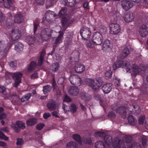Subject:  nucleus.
<instances>
[{"label":"nucleus","instance_id":"1","mask_svg":"<svg viewBox=\"0 0 148 148\" xmlns=\"http://www.w3.org/2000/svg\"><path fill=\"white\" fill-rule=\"evenodd\" d=\"M103 40L102 35L99 32H94L93 35L92 40L87 41L86 45L88 48H92L94 47L95 45H100L101 44Z\"/></svg>","mask_w":148,"mask_h":148},{"label":"nucleus","instance_id":"2","mask_svg":"<svg viewBox=\"0 0 148 148\" xmlns=\"http://www.w3.org/2000/svg\"><path fill=\"white\" fill-rule=\"evenodd\" d=\"M114 148H126L123 141L118 138L115 139L112 143ZM127 148H142L141 145L137 142H134L127 145Z\"/></svg>","mask_w":148,"mask_h":148},{"label":"nucleus","instance_id":"3","mask_svg":"<svg viewBox=\"0 0 148 148\" xmlns=\"http://www.w3.org/2000/svg\"><path fill=\"white\" fill-rule=\"evenodd\" d=\"M85 83L88 86L91 88L95 91L99 90L102 85V82L99 79H93L92 78H88L86 79Z\"/></svg>","mask_w":148,"mask_h":148},{"label":"nucleus","instance_id":"4","mask_svg":"<svg viewBox=\"0 0 148 148\" xmlns=\"http://www.w3.org/2000/svg\"><path fill=\"white\" fill-rule=\"evenodd\" d=\"M121 67L125 69L127 72H129L132 68L129 62L125 63L122 60L116 61L113 65V68L114 70H116L118 68Z\"/></svg>","mask_w":148,"mask_h":148},{"label":"nucleus","instance_id":"5","mask_svg":"<svg viewBox=\"0 0 148 148\" xmlns=\"http://www.w3.org/2000/svg\"><path fill=\"white\" fill-rule=\"evenodd\" d=\"M8 74L12 77L13 80L14 82L13 84V86L17 88L21 82L23 74L20 72L15 73L9 72Z\"/></svg>","mask_w":148,"mask_h":148},{"label":"nucleus","instance_id":"6","mask_svg":"<svg viewBox=\"0 0 148 148\" xmlns=\"http://www.w3.org/2000/svg\"><path fill=\"white\" fill-rule=\"evenodd\" d=\"M12 45L13 43L11 42H9L6 45L4 43L3 40H0V55L6 56Z\"/></svg>","mask_w":148,"mask_h":148},{"label":"nucleus","instance_id":"7","mask_svg":"<svg viewBox=\"0 0 148 148\" xmlns=\"http://www.w3.org/2000/svg\"><path fill=\"white\" fill-rule=\"evenodd\" d=\"M91 32L89 28L86 26H83L80 31V34L83 40H88L91 35Z\"/></svg>","mask_w":148,"mask_h":148},{"label":"nucleus","instance_id":"8","mask_svg":"<svg viewBox=\"0 0 148 148\" xmlns=\"http://www.w3.org/2000/svg\"><path fill=\"white\" fill-rule=\"evenodd\" d=\"M52 30L49 28H45L41 31L40 36L43 41H48L51 37Z\"/></svg>","mask_w":148,"mask_h":148},{"label":"nucleus","instance_id":"9","mask_svg":"<svg viewBox=\"0 0 148 148\" xmlns=\"http://www.w3.org/2000/svg\"><path fill=\"white\" fill-rule=\"evenodd\" d=\"M147 81L144 82L143 86L141 89L140 96L142 97V99L145 100L147 99L148 95L147 92V89H148V75L146 77Z\"/></svg>","mask_w":148,"mask_h":148},{"label":"nucleus","instance_id":"10","mask_svg":"<svg viewBox=\"0 0 148 148\" xmlns=\"http://www.w3.org/2000/svg\"><path fill=\"white\" fill-rule=\"evenodd\" d=\"M58 16L55 14L54 12L49 10L46 11V16L45 18H43L42 22V23H45V20L47 21L51 22L53 18H56Z\"/></svg>","mask_w":148,"mask_h":148},{"label":"nucleus","instance_id":"11","mask_svg":"<svg viewBox=\"0 0 148 148\" xmlns=\"http://www.w3.org/2000/svg\"><path fill=\"white\" fill-rule=\"evenodd\" d=\"M71 83L74 85L80 86L82 84V81L79 76L77 75H71L69 78Z\"/></svg>","mask_w":148,"mask_h":148},{"label":"nucleus","instance_id":"12","mask_svg":"<svg viewBox=\"0 0 148 148\" xmlns=\"http://www.w3.org/2000/svg\"><path fill=\"white\" fill-rule=\"evenodd\" d=\"M110 32L113 34L116 35L118 34L121 31V27L117 23H112L110 25Z\"/></svg>","mask_w":148,"mask_h":148},{"label":"nucleus","instance_id":"13","mask_svg":"<svg viewBox=\"0 0 148 148\" xmlns=\"http://www.w3.org/2000/svg\"><path fill=\"white\" fill-rule=\"evenodd\" d=\"M21 36L20 32L16 29H12L10 34V38L13 41L19 39Z\"/></svg>","mask_w":148,"mask_h":148},{"label":"nucleus","instance_id":"14","mask_svg":"<svg viewBox=\"0 0 148 148\" xmlns=\"http://www.w3.org/2000/svg\"><path fill=\"white\" fill-rule=\"evenodd\" d=\"M121 5L123 9L125 11L129 10L134 6L131 1L128 0H123L121 1Z\"/></svg>","mask_w":148,"mask_h":148},{"label":"nucleus","instance_id":"15","mask_svg":"<svg viewBox=\"0 0 148 148\" xmlns=\"http://www.w3.org/2000/svg\"><path fill=\"white\" fill-rule=\"evenodd\" d=\"M12 127L14 129L15 131L17 132H19L20 130L19 128L21 129H24L25 128V123L22 121H17L16 123V125L13 124L12 125Z\"/></svg>","mask_w":148,"mask_h":148},{"label":"nucleus","instance_id":"16","mask_svg":"<svg viewBox=\"0 0 148 148\" xmlns=\"http://www.w3.org/2000/svg\"><path fill=\"white\" fill-rule=\"evenodd\" d=\"M95 133L100 136H104L105 142L107 145H110L112 142V138L110 136H106V134L105 132H96Z\"/></svg>","mask_w":148,"mask_h":148},{"label":"nucleus","instance_id":"17","mask_svg":"<svg viewBox=\"0 0 148 148\" xmlns=\"http://www.w3.org/2000/svg\"><path fill=\"white\" fill-rule=\"evenodd\" d=\"M148 26L145 25H142L139 29V33L143 37L146 36L148 33Z\"/></svg>","mask_w":148,"mask_h":148},{"label":"nucleus","instance_id":"18","mask_svg":"<svg viewBox=\"0 0 148 148\" xmlns=\"http://www.w3.org/2000/svg\"><path fill=\"white\" fill-rule=\"evenodd\" d=\"M75 19L72 18L70 19L65 16H64L62 18L61 20V22L62 26L64 27L66 25H69L75 21Z\"/></svg>","mask_w":148,"mask_h":148},{"label":"nucleus","instance_id":"19","mask_svg":"<svg viewBox=\"0 0 148 148\" xmlns=\"http://www.w3.org/2000/svg\"><path fill=\"white\" fill-rule=\"evenodd\" d=\"M112 85L110 83H107L103 84L102 87V89L105 94L109 93L112 89Z\"/></svg>","mask_w":148,"mask_h":148},{"label":"nucleus","instance_id":"20","mask_svg":"<svg viewBox=\"0 0 148 148\" xmlns=\"http://www.w3.org/2000/svg\"><path fill=\"white\" fill-rule=\"evenodd\" d=\"M14 18V21L15 23H21L23 21L24 17L23 14L19 12L15 15Z\"/></svg>","mask_w":148,"mask_h":148},{"label":"nucleus","instance_id":"21","mask_svg":"<svg viewBox=\"0 0 148 148\" xmlns=\"http://www.w3.org/2000/svg\"><path fill=\"white\" fill-rule=\"evenodd\" d=\"M59 34L55 40V42L53 45H57L58 47V45L62 41V38L64 34V33L62 31H59L58 32Z\"/></svg>","mask_w":148,"mask_h":148},{"label":"nucleus","instance_id":"22","mask_svg":"<svg viewBox=\"0 0 148 148\" xmlns=\"http://www.w3.org/2000/svg\"><path fill=\"white\" fill-rule=\"evenodd\" d=\"M132 66V71H131V74L132 76L135 77L138 74L141 70L139 67L136 64H133Z\"/></svg>","mask_w":148,"mask_h":148},{"label":"nucleus","instance_id":"23","mask_svg":"<svg viewBox=\"0 0 148 148\" xmlns=\"http://www.w3.org/2000/svg\"><path fill=\"white\" fill-rule=\"evenodd\" d=\"M132 66V71H131V74L132 76L135 77L138 74L141 70L139 67L136 64H133Z\"/></svg>","mask_w":148,"mask_h":148},{"label":"nucleus","instance_id":"24","mask_svg":"<svg viewBox=\"0 0 148 148\" xmlns=\"http://www.w3.org/2000/svg\"><path fill=\"white\" fill-rule=\"evenodd\" d=\"M37 65V63L36 61H32L28 66L27 68V72L29 73H31L35 69Z\"/></svg>","mask_w":148,"mask_h":148},{"label":"nucleus","instance_id":"25","mask_svg":"<svg viewBox=\"0 0 148 148\" xmlns=\"http://www.w3.org/2000/svg\"><path fill=\"white\" fill-rule=\"evenodd\" d=\"M56 104L55 101L53 100H50L47 104V107L50 110H53L56 108Z\"/></svg>","mask_w":148,"mask_h":148},{"label":"nucleus","instance_id":"26","mask_svg":"<svg viewBox=\"0 0 148 148\" xmlns=\"http://www.w3.org/2000/svg\"><path fill=\"white\" fill-rule=\"evenodd\" d=\"M69 94L73 96H76L79 93V90L77 87L72 86L69 91Z\"/></svg>","mask_w":148,"mask_h":148},{"label":"nucleus","instance_id":"27","mask_svg":"<svg viewBox=\"0 0 148 148\" xmlns=\"http://www.w3.org/2000/svg\"><path fill=\"white\" fill-rule=\"evenodd\" d=\"M116 112L120 115H122L123 119L126 118V112L125 109L122 106L117 108L116 109Z\"/></svg>","mask_w":148,"mask_h":148},{"label":"nucleus","instance_id":"28","mask_svg":"<svg viewBox=\"0 0 148 148\" xmlns=\"http://www.w3.org/2000/svg\"><path fill=\"white\" fill-rule=\"evenodd\" d=\"M85 69V66L82 64L78 63L75 66V70L77 73H82L84 71Z\"/></svg>","mask_w":148,"mask_h":148},{"label":"nucleus","instance_id":"29","mask_svg":"<svg viewBox=\"0 0 148 148\" xmlns=\"http://www.w3.org/2000/svg\"><path fill=\"white\" fill-rule=\"evenodd\" d=\"M130 53L129 49L127 47H125L122 50L120 54V57L121 58L124 59Z\"/></svg>","mask_w":148,"mask_h":148},{"label":"nucleus","instance_id":"30","mask_svg":"<svg viewBox=\"0 0 148 148\" xmlns=\"http://www.w3.org/2000/svg\"><path fill=\"white\" fill-rule=\"evenodd\" d=\"M46 54L45 50L42 51L40 53V56L38 60V65L41 66L44 62V57Z\"/></svg>","mask_w":148,"mask_h":148},{"label":"nucleus","instance_id":"31","mask_svg":"<svg viewBox=\"0 0 148 148\" xmlns=\"http://www.w3.org/2000/svg\"><path fill=\"white\" fill-rule=\"evenodd\" d=\"M134 18V16L132 13L126 14L124 17L125 21L128 23L133 21Z\"/></svg>","mask_w":148,"mask_h":148},{"label":"nucleus","instance_id":"32","mask_svg":"<svg viewBox=\"0 0 148 148\" xmlns=\"http://www.w3.org/2000/svg\"><path fill=\"white\" fill-rule=\"evenodd\" d=\"M60 67L59 62H56L53 63L50 66V69L53 72H56L58 71Z\"/></svg>","mask_w":148,"mask_h":148},{"label":"nucleus","instance_id":"33","mask_svg":"<svg viewBox=\"0 0 148 148\" xmlns=\"http://www.w3.org/2000/svg\"><path fill=\"white\" fill-rule=\"evenodd\" d=\"M35 37L34 36H28L25 39V41L29 45H33L35 42Z\"/></svg>","mask_w":148,"mask_h":148},{"label":"nucleus","instance_id":"34","mask_svg":"<svg viewBox=\"0 0 148 148\" xmlns=\"http://www.w3.org/2000/svg\"><path fill=\"white\" fill-rule=\"evenodd\" d=\"M96 148H106L104 142L101 140L96 142L95 144Z\"/></svg>","mask_w":148,"mask_h":148},{"label":"nucleus","instance_id":"35","mask_svg":"<svg viewBox=\"0 0 148 148\" xmlns=\"http://www.w3.org/2000/svg\"><path fill=\"white\" fill-rule=\"evenodd\" d=\"M14 48L17 52H20L23 49L24 46L22 43L19 42L15 45Z\"/></svg>","mask_w":148,"mask_h":148},{"label":"nucleus","instance_id":"36","mask_svg":"<svg viewBox=\"0 0 148 148\" xmlns=\"http://www.w3.org/2000/svg\"><path fill=\"white\" fill-rule=\"evenodd\" d=\"M127 119L128 122L130 124L133 126L135 125L137 121L133 116H129L128 117Z\"/></svg>","mask_w":148,"mask_h":148},{"label":"nucleus","instance_id":"37","mask_svg":"<svg viewBox=\"0 0 148 148\" xmlns=\"http://www.w3.org/2000/svg\"><path fill=\"white\" fill-rule=\"evenodd\" d=\"M110 40L108 39L106 40L103 43L102 49L103 50H105L107 49L110 47Z\"/></svg>","mask_w":148,"mask_h":148},{"label":"nucleus","instance_id":"38","mask_svg":"<svg viewBox=\"0 0 148 148\" xmlns=\"http://www.w3.org/2000/svg\"><path fill=\"white\" fill-rule=\"evenodd\" d=\"M65 5L69 7H72L75 5V0H63Z\"/></svg>","mask_w":148,"mask_h":148},{"label":"nucleus","instance_id":"39","mask_svg":"<svg viewBox=\"0 0 148 148\" xmlns=\"http://www.w3.org/2000/svg\"><path fill=\"white\" fill-rule=\"evenodd\" d=\"M36 120L34 118L29 119L26 122V124L27 126H32L36 124Z\"/></svg>","mask_w":148,"mask_h":148},{"label":"nucleus","instance_id":"40","mask_svg":"<svg viewBox=\"0 0 148 148\" xmlns=\"http://www.w3.org/2000/svg\"><path fill=\"white\" fill-rule=\"evenodd\" d=\"M52 89V87L49 85H47L43 87V91L44 93L46 94L50 92Z\"/></svg>","mask_w":148,"mask_h":148},{"label":"nucleus","instance_id":"41","mask_svg":"<svg viewBox=\"0 0 148 148\" xmlns=\"http://www.w3.org/2000/svg\"><path fill=\"white\" fill-rule=\"evenodd\" d=\"M77 145L76 143L73 141L69 142L67 144L66 148H77Z\"/></svg>","mask_w":148,"mask_h":148},{"label":"nucleus","instance_id":"42","mask_svg":"<svg viewBox=\"0 0 148 148\" xmlns=\"http://www.w3.org/2000/svg\"><path fill=\"white\" fill-rule=\"evenodd\" d=\"M73 138L74 139L78 142L80 144H82V142L80 136L77 134H74L73 135Z\"/></svg>","mask_w":148,"mask_h":148},{"label":"nucleus","instance_id":"43","mask_svg":"<svg viewBox=\"0 0 148 148\" xmlns=\"http://www.w3.org/2000/svg\"><path fill=\"white\" fill-rule=\"evenodd\" d=\"M67 8L66 7L62 8L58 13V16L62 17L66 14L67 11Z\"/></svg>","mask_w":148,"mask_h":148},{"label":"nucleus","instance_id":"44","mask_svg":"<svg viewBox=\"0 0 148 148\" xmlns=\"http://www.w3.org/2000/svg\"><path fill=\"white\" fill-rule=\"evenodd\" d=\"M31 97V94L29 93L27 95H24L21 99V101L22 102H25L29 99Z\"/></svg>","mask_w":148,"mask_h":148},{"label":"nucleus","instance_id":"45","mask_svg":"<svg viewBox=\"0 0 148 148\" xmlns=\"http://www.w3.org/2000/svg\"><path fill=\"white\" fill-rule=\"evenodd\" d=\"M134 111L133 112L136 115H138L140 113L141 109L139 108V106L133 105Z\"/></svg>","mask_w":148,"mask_h":148},{"label":"nucleus","instance_id":"46","mask_svg":"<svg viewBox=\"0 0 148 148\" xmlns=\"http://www.w3.org/2000/svg\"><path fill=\"white\" fill-rule=\"evenodd\" d=\"M70 109V111L73 113H74L77 111V108L76 106L74 103H72L71 104Z\"/></svg>","mask_w":148,"mask_h":148},{"label":"nucleus","instance_id":"47","mask_svg":"<svg viewBox=\"0 0 148 148\" xmlns=\"http://www.w3.org/2000/svg\"><path fill=\"white\" fill-rule=\"evenodd\" d=\"M88 5L89 3L88 1H85L84 2L83 6L84 9L86 11H87V10H88V11H89L90 8Z\"/></svg>","mask_w":148,"mask_h":148},{"label":"nucleus","instance_id":"48","mask_svg":"<svg viewBox=\"0 0 148 148\" xmlns=\"http://www.w3.org/2000/svg\"><path fill=\"white\" fill-rule=\"evenodd\" d=\"M0 93L2 94L4 96H6L7 95L5 88L3 86H0Z\"/></svg>","mask_w":148,"mask_h":148},{"label":"nucleus","instance_id":"49","mask_svg":"<svg viewBox=\"0 0 148 148\" xmlns=\"http://www.w3.org/2000/svg\"><path fill=\"white\" fill-rule=\"evenodd\" d=\"M57 45H53V48L52 49V50L51 52L50 53H49L48 54L51 55L52 56H53V55H54L56 56V52H55V50L56 48L57 47Z\"/></svg>","mask_w":148,"mask_h":148},{"label":"nucleus","instance_id":"50","mask_svg":"<svg viewBox=\"0 0 148 148\" xmlns=\"http://www.w3.org/2000/svg\"><path fill=\"white\" fill-rule=\"evenodd\" d=\"M99 28L100 31L102 33H104L107 31V28L104 26L101 25L99 27Z\"/></svg>","mask_w":148,"mask_h":148},{"label":"nucleus","instance_id":"51","mask_svg":"<svg viewBox=\"0 0 148 148\" xmlns=\"http://www.w3.org/2000/svg\"><path fill=\"white\" fill-rule=\"evenodd\" d=\"M12 20L11 19L8 18L5 21V24L6 26L8 27H9L11 26L12 23Z\"/></svg>","mask_w":148,"mask_h":148},{"label":"nucleus","instance_id":"52","mask_svg":"<svg viewBox=\"0 0 148 148\" xmlns=\"http://www.w3.org/2000/svg\"><path fill=\"white\" fill-rule=\"evenodd\" d=\"M45 126V125L42 123L38 124L36 125V129L39 130H41Z\"/></svg>","mask_w":148,"mask_h":148},{"label":"nucleus","instance_id":"53","mask_svg":"<svg viewBox=\"0 0 148 148\" xmlns=\"http://www.w3.org/2000/svg\"><path fill=\"white\" fill-rule=\"evenodd\" d=\"M112 72L111 71H109L106 72L105 74L106 77H107V79L110 78L112 77Z\"/></svg>","mask_w":148,"mask_h":148},{"label":"nucleus","instance_id":"54","mask_svg":"<svg viewBox=\"0 0 148 148\" xmlns=\"http://www.w3.org/2000/svg\"><path fill=\"white\" fill-rule=\"evenodd\" d=\"M5 15L3 14L2 12H0V22H4L5 20Z\"/></svg>","mask_w":148,"mask_h":148},{"label":"nucleus","instance_id":"55","mask_svg":"<svg viewBox=\"0 0 148 148\" xmlns=\"http://www.w3.org/2000/svg\"><path fill=\"white\" fill-rule=\"evenodd\" d=\"M71 42L72 40L71 39L68 38H66L65 39L64 43L65 45L68 46L71 45Z\"/></svg>","mask_w":148,"mask_h":148},{"label":"nucleus","instance_id":"56","mask_svg":"<svg viewBox=\"0 0 148 148\" xmlns=\"http://www.w3.org/2000/svg\"><path fill=\"white\" fill-rule=\"evenodd\" d=\"M63 101L65 102H69L72 101V99L67 95H65L64 98L63 99Z\"/></svg>","mask_w":148,"mask_h":148},{"label":"nucleus","instance_id":"57","mask_svg":"<svg viewBox=\"0 0 148 148\" xmlns=\"http://www.w3.org/2000/svg\"><path fill=\"white\" fill-rule=\"evenodd\" d=\"M132 137L130 136H127L125 140V142L128 143H131L132 141Z\"/></svg>","mask_w":148,"mask_h":148},{"label":"nucleus","instance_id":"58","mask_svg":"<svg viewBox=\"0 0 148 148\" xmlns=\"http://www.w3.org/2000/svg\"><path fill=\"white\" fill-rule=\"evenodd\" d=\"M108 116V118H114L116 116V114L114 112L111 111L109 112Z\"/></svg>","mask_w":148,"mask_h":148},{"label":"nucleus","instance_id":"59","mask_svg":"<svg viewBox=\"0 0 148 148\" xmlns=\"http://www.w3.org/2000/svg\"><path fill=\"white\" fill-rule=\"evenodd\" d=\"M38 77V73L36 71L35 72L33 73L31 75V78L32 79L36 78Z\"/></svg>","mask_w":148,"mask_h":148},{"label":"nucleus","instance_id":"60","mask_svg":"<svg viewBox=\"0 0 148 148\" xmlns=\"http://www.w3.org/2000/svg\"><path fill=\"white\" fill-rule=\"evenodd\" d=\"M88 96V94L85 92L83 93L81 95L82 98L83 99H84V100L86 101L88 100L87 96Z\"/></svg>","mask_w":148,"mask_h":148},{"label":"nucleus","instance_id":"61","mask_svg":"<svg viewBox=\"0 0 148 148\" xmlns=\"http://www.w3.org/2000/svg\"><path fill=\"white\" fill-rule=\"evenodd\" d=\"M145 119V117L144 116H142L140 117L138 120V123L140 125L143 124L144 123V121Z\"/></svg>","mask_w":148,"mask_h":148},{"label":"nucleus","instance_id":"62","mask_svg":"<svg viewBox=\"0 0 148 148\" xmlns=\"http://www.w3.org/2000/svg\"><path fill=\"white\" fill-rule=\"evenodd\" d=\"M94 98L97 101H101V95H100L98 94L95 95L94 96Z\"/></svg>","mask_w":148,"mask_h":148},{"label":"nucleus","instance_id":"63","mask_svg":"<svg viewBox=\"0 0 148 148\" xmlns=\"http://www.w3.org/2000/svg\"><path fill=\"white\" fill-rule=\"evenodd\" d=\"M23 143V140L22 138H18L17 139V142L16 143L17 145H20Z\"/></svg>","mask_w":148,"mask_h":148},{"label":"nucleus","instance_id":"64","mask_svg":"<svg viewBox=\"0 0 148 148\" xmlns=\"http://www.w3.org/2000/svg\"><path fill=\"white\" fill-rule=\"evenodd\" d=\"M51 116V114L49 112L45 113L43 115V117L45 119H47Z\"/></svg>","mask_w":148,"mask_h":148}]
</instances>
